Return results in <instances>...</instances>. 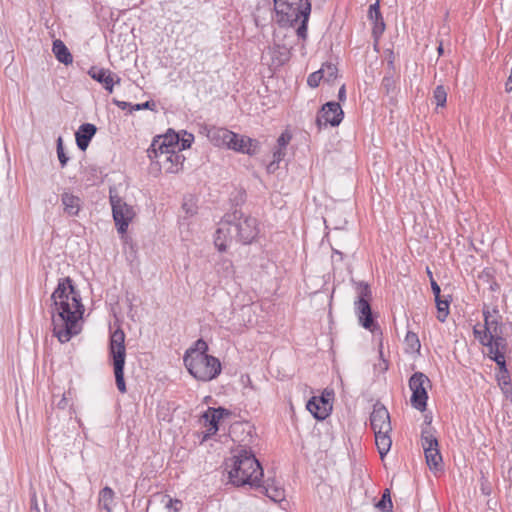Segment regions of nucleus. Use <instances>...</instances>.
<instances>
[{
	"instance_id": "42",
	"label": "nucleus",
	"mask_w": 512,
	"mask_h": 512,
	"mask_svg": "<svg viewBox=\"0 0 512 512\" xmlns=\"http://www.w3.org/2000/svg\"><path fill=\"white\" fill-rule=\"evenodd\" d=\"M144 109L154 111L156 109V103L153 100H148L144 103L133 104V106H131L130 113Z\"/></svg>"
},
{
	"instance_id": "56",
	"label": "nucleus",
	"mask_w": 512,
	"mask_h": 512,
	"mask_svg": "<svg viewBox=\"0 0 512 512\" xmlns=\"http://www.w3.org/2000/svg\"><path fill=\"white\" fill-rule=\"evenodd\" d=\"M30 504V512H40L35 495L31 498Z\"/></svg>"
},
{
	"instance_id": "35",
	"label": "nucleus",
	"mask_w": 512,
	"mask_h": 512,
	"mask_svg": "<svg viewBox=\"0 0 512 512\" xmlns=\"http://www.w3.org/2000/svg\"><path fill=\"white\" fill-rule=\"evenodd\" d=\"M433 98L437 106L444 107L447 101V92L443 85H438L433 91Z\"/></svg>"
},
{
	"instance_id": "25",
	"label": "nucleus",
	"mask_w": 512,
	"mask_h": 512,
	"mask_svg": "<svg viewBox=\"0 0 512 512\" xmlns=\"http://www.w3.org/2000/svg\"><path fill=\"white\" fill-rule=\"evenodd\" d=\"M375 434V442L378 449V452L383 458L390 450L392 445V440L390 437V432H374Z\"/></svg>"
},
{
	"instance_id": "53",
	"label": "nucleus",
	"mask_w": 512,
	"mask_h": 512,
	"mask_svg": "<svg viewBox=\"0 0 512 512\" xmlns=\"http://www.w3.org/2000/svg\"><path fill=\"white\" fill-rule=\"evenodd\" d=\"M217 411V414L219 415V419L222 420L226 417H229L232 415V412L224 407H217L215 408Z\"/></svg>"
},
{
	"instance_id": "8",
	"label": "nucleus",
	"mask_w": 512,
	"mask_h": 512,
	"mask_svg": "<svg viewBox=\"0 0 512 512\" xmlns=\"http://www.w3.org/2000/svg\"><path fill=\"white\" fill-rule=\"evenodd\" d=\"M408 386L412 392L411 406L420 412H424L427 409V387H431L430 379L422 372H415L409 378Z\"/></svg>"
},
{
	"instance_id": "7",
	"label": "nucleus",
	"mask_w": 512,
	"mask_h": 512,
	"mask_svg": "<svg viewBox=\"0 0 512 512\" xmlns=\"http://www.w3.org/2000/svg\"><path fill=\"white\" fill-rule=\"evenodd\" d=\"M353 283L355 284V289L357 292V297L354 302V310L358 317L359 324L366 330L375 332L379 329V325L376 322L372 312V292L370 286L367 282L364 281H353Z\"/></svg>"
},
{
	"instance_id": "40",
	"label": "nucleus",
	"mask_w": 512,
	"mask_h": 512,
	"mask_svg": "<svg viewBox=\"0 0 512 512\" xmlns=\"http://www.w3.org/2000/svg\"><path fill=\"white\" fill-rule=\"evenodd\" d=\"M501 315H498L496 318L484 321V328L487 327L490 333L494 331L502 330L503 324L501 322Z\"/></svg>"
},
{
	"instance_id": "37",
	"label": "nucleus",
	"mask_w": 512,
	"mask_h": 512,
	"mask_svg": "<svg viewBox=\"0 0 512 512\" xmlns=\"http://www.w3.org/2000/svg\"><path fill=\"white\" fill-rule=\"evenodd\" d=\"M56 151L60 165L62 168H64L69 161V157L66 155L64 151L63 139L61 136H59L56 141Z\"/></svg>"
},
{
	"instance_id": "19",
	"label": "nucleus",
	"mask_w": 512,
	"mask_h": 512,
	"mask_svg": "<svg viewBox=\"0 0 512 512\" xmlns=\"http://www.w3.org/2000/svg\"><path fill=\"white\" fill-rule=\"evenodd\" d=\"M61 203L65 214L70 217L78 216L82 207V200L80 197L65 191L61 194Z\"/></svg>"
},
{
	"instance_id": "39",
	"label": "nucleus",
	"mask_w": 512,
	"mask_h": 512,
	"mask_svg": "<svg viewBox=\"0 0 512 512\" xmlns=\"http://www.w3.org/2000/svg\"><path fill=\"white\" fill-rule=\"evenodd\" d=\"M323 71L317 70L311 73L307 78V84L311 88H316L319 86L321 80H324Z\"/></svg>"
},
{
	"instance_id": "12",
	"label": "nucleus",
	"mask_w": 512,
	"mask_h": 512,
	"mask_svg": "<svg viewBox=\"0 0 512 512\" xmlns=\"http://www.w3.org/2000/svg\"><path fill=\"white\" fill-rule=\"evenodd\" d=\"M178 146L179 133L170 128L165 134L157 135L153 138V141L147 150L148 157L151 161H155L161 151L169 153L171 150H176Z\"/></svg>"
},
{
	"instance_id": "5",
	"label": "nucleus",
	"mask_w": 512,
	"mask_h": 512,
	"mask_svg": "<svg viewBox=\"0 0 512 512\" xmlns=\"http://www.w3.org/2000/svg\"><path fill=\"white\" fill-rule=\"evenodd\" d=\"M274 7L278 24L281 27L293 26L300 21L296 34L300 39L306 40L308 22L311 14V2L305 0L304 4H293L275 1Z\"/></svg>"
},
{
	"instance_id": "20",
	"label": "nucleus",
	"mask_w": 512,
	"mask_h": 512,
	"mask_svg": "<svg viewBox=\"0 0 512 512\" xmlns=\"http://www.w3.org/2000/svg\"><path fill=\"white\" fill-rule=\"evenodd\" d=\"M206 135L215 146L225 147L228 142V137H234V132L227 128L212 126L207 129Z\"/></svg>"
},
{
	"instance_id": "4",
	"label": "nucleus",
	"mask_w": 512,
	"mask_h": 512,
	"mask_svg": "<svg viewBox=\"0 0 512 512\" xmlns=\"http://www.w3.org/2000/svg\"><path fill=\"white\" fill-rule=\"evenodd\" d=\"M230 470L228 477L230 482L237 487L245 485L254 489L259 486L264 473L263 468L250 449L241 448L237 454L231 458Z\"/></svg>"
},
{
	"instance_id": "10",
	"label": "nucleus",
	"mask_w": 512,
	"mask_h": 512,
	"mask_svg": "<svg viewBox=\"0 0 512 512\" xmlns=\"http://www.w3.org/2000/svg\"><path fill=\"white\" fill-rule=\"evenodd\" d=\"M110 204L112 207L113 220L118 233L125 234L128 230L130 222L135 216L132 206L128 205L118 195L110 193Z\"/></svg>"
},
{
	"instance_id": "45",
	"label": "nucleus",
	"mask_w": 512,
	"mask_h": 512,
	"mask_svg": "<svg viewBox=\"0 0 512 512\" xmlns=\"http://www.w3.org/2000/svg\"><path fill=\"white\" fill-rule=\"evenodd\" d=\"M496 379L498 382V385H510L511 384V376L509 371H506V373L498 372L496 374Z\"/></svg>"
},
{
	"instance_id": "13",
	"label": "nucleus",
	"mask_w": 512,
	"mask_h": 512,
	"mask_svg": "<svg viewBox=\"0 0 512 512\" xmlns=\"http://www.w3.org/2000/svg\"><path fill=\"white\" fill-rule=\"evenodd\" d=\"M334 392L324 391L320 396L311 397L306 404L307 410L317 420H325L332 412Z\"/></svg>"
},
{
	"instance_id": "48",
	"label": "nucleus",
	"mask_w": 512,
	"mask_h": 512,
	"mask_svg": "<svg viewBox=\"0 0 512 512\" xmlns=\"http://www.w3.org/2000/svg\"><path fill=\"white\" fill-rule=\"evenodd\" d=\"M494 362L498 366V372L506 373V371H508L505 356H497Z\"/></svg>"
},
{
	"instance_id": "46",
	"label": "nucleus",
	"mask_w": 512,
	"mask_h": 512,
	"mask_svg": "<svg viewBox=\"0 0 512 512\" xmlns=\"http://www.w3.org/2000/svg\"><path fill=\"white\" fill-rule=\"evenodd\" d=\"M492 313L495 314V315H499V310L497 307H494L492 309V311L490 310V308L487 306V305H484L483 306V309H482V314H483V318H484V321L486 320H490V319H493L492 318Z\"/></svg>"
},
{
	"instance_id": "29",
	"label": "nucleus",
	"mask_w": 512,
	"mask_h": 512,
	"mask_svg": "<svg viewBox=\"0 0 512 512\" xmlns=\"http://www.w3.org/2000/svg\"><path fill=\"white\" fill-rule=\"evenodd\" d=\"M246 199H247V194L244 189H242V188L235 189L230 194V199H229L230 203H231L230 211H233L234 209H241V207L245 204Z\"/></svg>"
},
{
	"instance_id": "26",
	"label": "nucleus",
	"mask_w": 512,
	"mask_h": 512,
	"mask_svg": "<svg viewBox=\"0 0 512 512\" xmlns=\"http://www.w3.org/2000/svg\"><path fill=\"white\" fill-rule=\"evenodd\" d=\"M396 79L391 71H386L385 75L381 82V90L385 93V95L394 98L396 94Z\"/></svg>"
},
{
	"instance_id": "50",
	"label": "nucleus",
	"mask_w": 512,
	"mask_h": 512,
	"mask_svg": "<svg viewBox=\"0 0 512 512\" xmlns=\"http://www.w3.org/2000/svg\"><path fill=\"white\" fill-rule=\"evenodd\" d=\"M248 136H244V135H239V139H238V145H236V148H235V152H239V153H243L244 154V150H245V143L247 140Z\"/></svg>"
},
{
	"instance_id": "1",
	"label": "nucleus",
	"mask_w": 512,
	"mask_h": 512,
	"mask_svg": "<svg viewBox=\"0 0 512 512\" xmlns=\"http://www.w3.org/2000/svg\"><path fill=\"white\" fill-rule=\"evenodd\" d=\"M51 301L53 334L59 342L66 343L80 333L78 322L85 311L80 293L70 277L59 279Z\"/></svg>"
},
{
	"instance_id": "14",
	"label": "nucleus",
	"mask_w": 512,
	"mask_h": 512,
	"mask_svg": "<svg viewBox=\"0 0 512 512\" xmlns=\"http://www.w3.org/2000/svg\"><path fill=\"white\" fill-rule=\"evenodd\" d=\"M155 160L164 167L166 173L174 174L183 169L185 157L180 151L171 150L169 153L161 151Z\"/></svg>"
},
{
	"instance_id": "3",
	"label": "nucleus",
	"mask_w": 512,
	"mask_h": 512,
	"mask_svg": "<svg viewBox=\"0 0 512 512\" xmlns=\"http://www.w3.org/2000/svg\"><path fill=\"white\" fill-rule=\"evenodd\" d=\"M209 347L202 338L185 351L183 362L188 372L199 381L208 382L219 376L222 370L218 358L207 354Z\"/></svg>"
},
{
	"instance_id": "38",
	"label": "nucleus",
	"mask_w": 512,
	"mask_h": 512,
	"mask_svg": "<svg viewBox=\"0 0 512 512\" xmlns=\"http://www.w3.org/2000/svg\"><path fill=\"white\" fill-rule=\"evenodd\" d=\"M477 327L478 325L473 327L474 337L480 342L481 345L486 347L487 340L491 333L487 327H485L483 330H479Z\"/></svg>"
},
{
	"instance_id": "30",
	"label": "nucleus",
	"mask_w": 512,
	"mask_h": 512,
	"mask_svg": "<svg viewBox=\"0 0 512 512\" xmlns=\"http://www.w3.org/2000/svg\"><path fill=\"white\" fill-rule=\"evenodd\" d=\"M375 507L382 512H393V503L391 493L388 488L384 489L380 500L375 504Z\"/></svg>"
},
{
	"instance_id": "60",
	"label": "nucleus",
	"mask_w": 512,
	"mask_h": 512,
	"mask_svg": "<svg viewBox=\"0 0 512 512\" xmlns=\"http://www.w3.org/2000/svg\"><path fill=\"white\" fill-rule=\"evenodd\" d=\"M59 409H65L67 406V399L63 395L59 402L56 404Z\"/></svg>"
},
{
	"instance_id": "51",
	"label": "nucleus",
	"mask_w": 512,
	"mask_h": 512,
	"mask_svg": "<svg viewBox=\"0 0 512 512\" xmlns=\"http://www.w3.org/2000/svg\"><path fill=\"white\" fill-rule=\"evenodd\" d=\"M239 134L234 133V137H228L226 148L235 151L236 145H238Z\"/></svg>"
},
{
	"instance_id": "63",
	"label": "nucleus",
	"mask_w": 512,
	"mask_h": 512,
	"mask_svg": "<svg viewBox=\"0 0 512 512\" xmlns=\"http://www.w3.org/2000/svg\"><path fill=\"white\" fill-rule=\"evenodd\" d=\"M503 393L508 395L509 391L512 390V386L510 385H499Z\"/></svg>"
},
{
	"instance_id": "23",
	"label": "nucleus",
	"mask_w": 512,
	"mask_h": 512,
	"mask_svg": "<svg viewBox=\"0 0 512 512\" xmlns=\"http://www.w3.org/2000/svg\"><path fill=\"white\" fill-rule=\"evenodd\" d=\"M202 419L204 420L205 426H208L207 433L203 439H207L211 435H215L219 430V415L214 407H209L203 414Z\"/></svg>"
},
{
	"instance_id": "62",
	"label": "nucleus",
	"mask_w": 512,
	"mask_h": 512,
	"mask_svg": "<svg viewBox=\"0 0 512 512\" xmlns=\"http://www.w3.org/2000/svg\"><path fill=\"white\" fill-rule=\"evenodd\" d=\"M279 164L274 162L273 160L268 164L267 170L269 172H274L276 169H278Z\"/></svg>"
},
{
	"instance_id": "2",
	"label": "nucleus",
	"mask_w": 512,
	"mask_h": 512,
	"mask_svg": "<svg viewBox=\"0 0 512 512\" xmlns=\"http://www.w3.org/2000/svg\"><path fill=\"white\" fill-rule=\"evenodd\" d=\"M259 222L241 209H234L224 214L214 234V245L219 252H225L235 240L242 245H250L259 235Z\"/></svg>"
},
{
	"instance_id": "52",
	"label": "nucleus",
	"mask_w": 512,
	"mask_h": 512,
	"mask_svg": "<svg viewBox=\"0 0 512 512\" xmlns=\"http://www.w3.org/2000/svg\"><path fill=\"white\" fill-rule=\"evenodd\" d=\"M182 208L188 216H193L196 213V208L193 203L184 202Z\"/></svg>"
},
{
	"instance_id": "54",
	"label": "nucleus",
	"mask_w": 512,
	"mask_h": 512,
	"mask_svg": "<svg viewBox=\"0 0 512 512\" xmlns=\"http://www.w3.org/2000/svg\"><path fill=\"white\" fill-rule=\"evenodd\" d=\"M113 103L118 107L120 108L121 110H126V109H129V111L131 110V106H133V104L129 103V102H126V101H120V100H117V99H113Z\"/></svg>"
},
{
	"instance_id": "17",
	"label": "nucleus",
	"mask_w": 512,
	"mask_h": 512,
	"mask_svg": "<svg viewBox=\"0 0 512 512\" xmlns=\"http://www.w3.org/2000/svg\"><path fill=\"white\" fill-rule=\"evenodd\" d=\"M254 489L266 495L274 502H280L285 498V490L282 487L276 485L275 481L270 478L263 482L261 480L259 482V486H255Z\"/></svg>"
},
{
	"instance_id": "36",
	"label": "nucleus",
	"mask_w": 512,
	"mask_h": 512,
	"mask_svg": "<svg viewBox=\"0 0 512 512\" xmlns=\"http://www.w3.org/2000/svg\"><path fill=\"white\" fill-rule=\"evenodd\" d=\"M245 150L244 154H247L249 156H254L259 153L260 150V142L257 139H253L248 137L247 140H245Z\"/></svg>"
},
{
	"instance_id": "43",
	"label": "nucleus",
	"mask_w": 512,
	"mask_h": 512,
	"mask_svg": "<svg viewBox=\"0 0 512 512\" xmlns=\"http://www.w3.org/2000/svg\"><path fill=\"white\" fill-rule=\"evenodd\" d=\"M494 277V270L492 268H484L479 274L478 279L483 283H490Z\"/></svg>"
},
{
	"instance_id": "57",
	"label": "nucleus",
	"mask_w": 512,
	"mask_h": 512,
	"mask_svg": "<svg viewBox=\"0 0 512 512\" xmlns=\"http://www.w3.org/2000/svg\"><path fill=\"white\" fill-rule=\"evenodd\" d=\"M386 71H391L393 74L395 73V64H394L393 52L390 53V57L388 59V68H387Z\"/></svg>"
},
{
	"instance_id": "24",
	"label": "nucleus",
	"mask_w": 512,
	"mask_h": 512,
	"mask_svg": "<svg viewBox=\"0 0 512 512\" xmlns=\"http://www.w3.org/2000/svg\"><path fill=\"white\" fill-rule=\"evenodd\" d=\"M52 51L56 57V59L63 63L64 65H69L73 62V56L70 53L67 46L60 39H56L53 41Z\"/></svg>"
},
{
	"instance_id": "61",
	"label": "nucleus",
	"mask_w": 512,
	"mask_h": 512,
	"mask_svg": "<svg viewBox=\"0 0 512 512\" xmlns=\"http://www.w3.org/2000/svg\"><path fill=\"white\" fill-rule=\"evenodd\" d=\"M505 91L508 93L512 91V76L510 75L505 82Z\"/></svg>"
},
{
	"instance_id": "41",
	"label": "nucleus",
	"mask_w": 512,
	"mask_h": 512,
	"mask_svg": "<svg viewBox=\"0 0 512 512\" xmlns=\"http://www.w3.org/2000/svg\"><path fill=\"white\" fill-rule=\"evenodd\" d=\"M219 267L225 277H230L234 274V266L232 261L229 259H222L219 263Z\"/></svg>"
},
{
	"instance_id": "59",
	"label": "nucleus",
	"mask_w": 512,
	"mask_h": 512,
	"mask_svg": "<svg viewBox=\"0 0 512 512\" xmlns=\"http://www.w3.org/2000/svg\"><path fill=\"white\" fill-rule=\"evenodd\" d=\"M489 284V289L493 292H496L499 290L500 286L499 284L496 282L495 278H493V280H491Z\"/></svg>"
},
{
	"instance_id": "6",
	"label": "nucleus",
	"mask_w": 512,
	"mask_h": 512,
	"mask_svg": "<svg viewBox=\"0 0 512 512\" xmlns=\"http://www.w3.org/2000/svg\"><path fill=\"white\" fill-rule=\"evenodd\" d=\"M109 356L111 358L113 365L117 389L121 393H126L127 389L124 379V368L126 359L125 333L121 328H117L110 334Z\"/></svg>"
},
{
	"instance_id": "31",
	"label": "nucleus",
	"mask_w": 512,
	"mask_h": 512,
	"mask_svg": "<svg viewBox=\"0 0 512 512\" xmlns=\"http://www.w3.org/2000/svg\"><path fill=\"white\" fill-rule=\"evenodd\" d=\"M436 307L438 310L437 319L440 322H445L448 314H449V305L450 300L442 299L441 296L438 299H435Z\"/></svg>"
},
{
	"instance_id": "44",
	"label": "nucleus",
	"mask_w": 512,
	"mask_h": 512,
	"mask_svg": "<svg viewBox=\"0 0 512 512\" xmlns=\"http://www.w3.org/2000/svg\"><path fill=\"white\" fill-rule=\"evenodd\" d=\"M292 139V135L288 131H284L277 139V148L286 149Z\"/></svg>"
},
{
	"instance_id": "9",
	"label": "nucleus",
	"mask_w": 512,
	"mask_h": 512,
	"mask_svg": "<svg viewBox=\"0 0 512 512\" xmlns=\"http://www.w3.org/2000/svg\"><path fill=\"white\" fill-rule=\"evenodd\" d=\"M421 444L424 450L426 463L431 470L442 469V455L439 450V443L431 428H423L421 431Z\"/></svg>"
},
{
	"instance_id": "18",
	"label": "nucleus",
	"mask_w": 512,
	"mask_h": 512,
	"mask_svg": "<svg viewBox=\"0 0 512 512\" xmlns=\"http://www.w3.org/2000/svg\"><path fill=\"white\" fill-rule=\"evenodd\" d=\"M97 132V127L92 123H83L79 126L75 132V140L77 147L81 151H86L92 138Z\"/></svg>"
},
{
	"instance_id": "47",
	"label": "nucleus",
	"mask_w": 512,
	"mask_h": 512,
	"mask_svg": "<svg viewBox=\"0 0 512 512\" xmlns=\"http://www.w3.org/2000/svg\"><path fill=\"white\" fill-rule=\"evenodd\" d=\"M488 356L492 361H495L497 356H505L506 350H502L500 347L488 348Z\"/></svg>"
},
{
	"instance_id": "28",
	"label": "nucleus",
	"mask_w": 512,
	"mask_h": 512,
	"mask_svg": "<svg viewBox=\"0 0 512 512\" xmlns=\"http://www.w3.org/2000/svg\"><path fill=\"white\" fill-rule=\"evenodd\" d=\"M487 348L500 347L502 350H507V342L503 337V330L494 331L489 335L486 343Z\"/></svg>"
},
{
	"instance_id": "33",
	"label": "nucleus",
	"mask_w": 512,
	"mask_h": 512,
	"mask_svg": "<svg viewBox=\"0 0 512 512\" xmlns=\"http://www.w3.org/2000/svg\"><path fill=\"white\" fill-rule=\"evenodd\" d=\"M405 344L407 345L409 351L418 353L420 352L421 344L416 333L408 331L405 337Z\"/></svg>"
},
{
	"instance_id": "32",
	"label": "nucleus",
	"mask_w": 512,
	"mask_h": 512,
	"mask_svg": "<svg viewBox=\"0 0 512 512\" xmlns=\"http://www.w3.org/2000/svg\"><path fill=\"white\" fill-rule=\"evenodd\" d=\"M320 71H323L324 81L331 82L337 78L338 68L335 64L326 62L320 68Z\"/></svg>"
},
{
	"instance_id": "64",
	"label": "nucleus",
	"mask_w": 512,
	"mask_h": 512,
	"mask_svg": "<svg viewBox=\"0 0 512 512\" xmlns=\"http://www.w3.org/2000/svg\"><path fill=\"white\" fill-rule=\"evenodd\" d=\"M482 493L485 495H489L491 493V489L489 486H485L484 484L481 485Z\"/></svg>"
},
{
	"instance_id": "27",
	"label": "nucleus",
	"mask_w": 512,
	"mask_h": 512,
	"mask_svg": "<svg viewBox=\"0 0 512 512\" xmlns=\"http://www.w3.org/2000/svg\"><path fill=\"white\" fill-rule=\"evenodd\" d=\"M114 500V491L108 487L105 486L103 489L100 490L99 493V507L106 510L107 512H112V503Z\"/></svg>"
},
{
	"instance_id": "34",
	"label": "nucleus",
	"mask_w": 512,
	"mask_h": 512,
	"mask_svg": "<svg viewBox=\"0 0 512 512\" xmlns=\"http://www.w3.org/2000/svg\"><path fill=\"white\" fill-rule=\"evenodd\" d=\"M181 133L183 135H182V137L179 135V146L176 149V151H180V152H182L185 149L190 148L194 141V135L192 133H188L185 130H182Z\"/></svg>"
},
{
	"instance_id": "11",
	"label": "nucleus",
	"mask_w": 512,
	"mask_h": 512,
	"mask_svg": "<svg viewBox=\"0 0 512 512\" xmlns=\"http://www.w3.org/2000/svg\"><path fill=\"white\" fill-rule=\"evenodd\" d=\"M344 118V111L341 105L336 101H329L323 104L316 116V126L320 131L323 127L328 125L337 127L340 125Z\"/></svg>"
},
{
	"instance_id": "15",
	"label": "nucleus",
	"mask_w": 512,
	"mask_h": 512,
	"mask_svg": "<svg viewBox=\"0 0 512 512\" xmlns=\"http://www.w3.org/2000/svg\"><path fill=\"white\" fill-rule=\"evenodd\" d=\"M370 425L374 432H391L390 414L385 406L377 403L373 407L370 415Z\"/></svg>"
},
{
	"instance_id": "22",
	"label": "nucleus",
	"mask_w": 512,
	"mask_h": 512,
	"mask_svg": "<svg viewBox=\"0 0 512 512\" xmlns=\"http://www.w3.org/2000/svg\"><path fill=\"white\" fill-rule=\"evenodd\" d=\"M270 54L272 59V65L275 67H281L285 65L291 58V49L286 45L274 44L270 48Z\"/></svg>"
},
{
	"instance_id": "49",
	"label": "nucleus",
	"mask_w": 512,
	"mask_h": 512,
	"mask_svg": "<svg viewBox=\"0 0 512 512\" xmlns=\"http://www.w3.org/2000/svg\"><path fill=\"white\" fill-rule=\"evenodd\" d=\"M285 155H286L285 149L276 148L273 151V161L279 164L283 160Z\"/></svg>"
},
{
	"instance_id": "21",
	"label": "nucleus",
	"mask_w": 512,
	"mask_h": 512,
	"mask_svg": "<svg viewBox=\"0 0 512 512\" xmlns=\"http://www.w3.org/2000/svg\"><path fill=\"white\" fill-rule=\"evenodd\" d=\"M369 18L373 22L372 34L375 39L379 38L385 31V22L383 20L379 3L376 2L369 7Z\"/></svg>"
},
{
	"instance_id": "16",
	"label": "nucleus",
	"mask_w": 512,
	"mask_h": 512,
	"mask_svg": "<svg viewBox=\"0 0 512 512\" xmlns=\"http://www.w3.org/2000/svg\"><path fill=\"white\" fill-rule=\"evenodd\" d=\"M88 74L93 80L102 84L104 89L109 93H112L114 85L119 84L121 81V78L113 74L109 69L98 66H92Z\"/></svg>"
},
{
	"instance_id": "58",
	"label": "nucleus",
	"mask_w": 512,
	"mask_h": 512,
	"mask_svg": "<svg viewBox=\"0 0 512 512\" xmlns=\"http://www.w3.org/2000/svg\"><path fill=\"white\" fill-rule=\"evenodd\" d=\"M338 99H339V101H342V102L346 100V87L344 84L339 88Z\"/></svg>"
},
{
	"instance_id": "55",
	"label": "nucleus",
	"mask_w": 512,
	"mask_h": 512,
	"mask_svg": "<svg viewBox=\"0 0 512 512\" xmlns=\"http://www.w3.org/2000/svg\"><path fill=\"white\" fill-rule=\"evenodd\" d=\"M431 289L435 299H438L441 296V288L434 279H431Z\"/></svg>"
}]
</instances>
